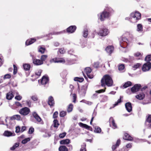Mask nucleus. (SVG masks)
I'll return each mask as SVG.
<instances>
[{
  "mask_svg": "<svg viewBox=\"0 0 151 151\" xmlns=\"http://www.w3.org/2000/svg\"><path fill=\"white\" fill-rule=\"evenodd\" d=\"M151 68V63L150 62H147L144 64L142 67V70L145 72L148 71Z\"/></svg>",
  "mask_w": 151,
  "mask_h": 151,
  "instance_id": "8",
  "label": "nucleus"
},
{
  "mask_svg": "<svg viewBox=\"0 0 151 151\" xmlns=\"http://www.w3.org/2000/svg\"><path fill=\"white\" fill-rule=\"evenodd\" d=\"M137 31H142V27L141 24H139L137 26Z\"/></svg>",
  "mask_w": 151,
  "mask_h": 151,
  "instance_id": "41",
  "label": "nucleus"
},
{
  "mask_svg": "<svg viewBox=\"0 0 151 151\" xmlns=\"http://www.w3.org/2000/svg\"><path fill=\"white\" fill-rule=\"evenodd\" d=\"M145 60L147 61L151 60V55H150L146 56Z\"/></svg>",
  "mask_w": 151,
  "mask_h": 151,
  "instance_id": "47",
  "label": "nucleus"
},
{
  "mask_svg": "<svg viewBox=\"0 0 151 151\" xmlns=\"http://www.w3.org/2000/svg\"><path fill=\"white\" fill-rule=\"evenodd\" d=\"M11 75L9 74H7L5 75L4 77V79L9 78H11Z\"/></svg>",
  "mask_w": 151,
  "mask_h": 151,
  "instance_id": "60",
  "label": "nucleus"
},
{
  "mask_svg": "<svg viewBox=\"0 0 151 151\" xmlns=\"http://www.w3.org/2000/svg\"><path fill=\"white\" fill-rule=\"evenodd\" d=\"M76 28V27L75 26H70L67 29V31L70 33H73L75 32Z\"/></svg>",
  "mask_w": 151,
  "mask_h": 151,
  "instance_id": "16",
  "label": "nucleus"
},
{
  "mask_svg": "<svg viewBox=\"0 0 151 151\" xmlns=\"http://www.w3.org/2000/svg\"><path fill=\"white\" fill-rule=\"evenodd\" d=\"M42 72V71L41 70H38L36 71L35 72V74L38 77L39 76L41 75V73Z\"/></svg>",
  "mask_w": 151,
  "mask_h": 151,
  "instance_id": "42",
  "label": "nucleus"
},
{
  "mask_svg": "<svg viewBox=\"0 0 151 151\" xmlns=\"http://www.w3.org/2000/svg\"><path fill=\"white\" fill-rule=\"evenodd\" d=\"M54 127H58L59 125L57 119H55L53 121Z\"/></svg>",
  "mask_w": 151,
  "mask_h": 151,
  "instance_id": "36",
  "label": "nucleus"
},
{
  "mask_svg": "<svg viewBox=\"0 0 151 151\" xmlns=\"http://www.w3.org/2000/svg\"><path fill=\"white\" fill-rule=\"evenodd\" d=\"M34 131V128L32 127H31L29 129L28 133L29 134H31Z\"/></svg>",
  "mask_w": 151,
  "mask_h": 151,
  "instance_id": "53",
  "label": "nucleus"
},
{
  "mask_svg": "<svg viewBox=\"0 0 151 151\" xmlns=\"http://www.w3.org/2000/svg\"><path fill=\"white\" fill-rule=\"evenodd\" d=\"M110 16V13L109 12H106L105 10L101 14L99 18L101 21H103L105 19L108 18Z\"/></svg>",
  "mask_w": 151,
  "mask_h": 151,
  "instance_id": "4",
  "label": "nucleus"
},
{
  "mask_svg": "<svg viewBox=\"0 0 151 151\" xmlns=\"http://www.w3.org/2000/svg\"><path fill=\"white\" fill-rule=\"evenodd\" d=\"M91 69L89 67L86 68L84 70V72L90 78H92L93 77V75L91 73Z\"/></svg>",
  "mask_w": 151,
  "mask_h": 151,
  "instance_id": "6",
  "label": "nucleus"
},
{
  "mask_svg": "<svg viewBox=\"0 0 151 151\" xmlns=\"http://www.w3.org/2000/svg\"><path fill=\"white\" fill-rule=\"evenodd\" d=\"M88 35V32L87 30H84L83 33V36L84 37H87Z\"/></svg>",
  "mask_w": 151,
  "mask_h": 151,
  "instance_id": "57",
  "label": "nucleus"
},
{
  "mask_svg": "<svg viewBox=\"0 0 151 151\" xmlns=\"http://www.w3.org/2000/svg\"><path fill=\"white\" fill-rule=\"evenodd\" d=\"M36 41V39L34 38L28 39L26 42V45H30Z\"/></svg>",
  "mask_w": 151,
  "mask_h": 151,
  "instance_id": "21",
  "label": "nucleus"
},
{
  "mask_svg": "<svg viewBox=\"0 0 151 151\" xmlns=\"http://www.w3.org/2000/svg\"><path fill=\"white\" fill-rule=\"evenodd\" d=\"M30 55L32 57V59H33V63L37 65H41L43 63V62L42 61H41V60L39 59H34L33 57L34 56L32 55L31 54V53H30Z\"/></svg>",
  "mask_w": 151,
  "mask_h": 151,
  "instance_id": "12",
  "label": "nucleus"
},
{
  "mask_svg": "<svg viewBox=\"0 0 151 151\" xmlns=\"http://www.w3.org/2000/svg\"><path fill=\"white\" fill-rule=\"evenodd\" d=\"M30 111L29 109L27 107L23 108L19 111V113L22 115L25 116L28 114Z\"/></svg>",
  "mask_w": 151,
  "mask_h": 151,
  "instance_id": "5",
  "label": "nucleus"
},
{
  "mask_svg": "<svg viewBox=\"0 0 151 151\" xmlns=\"http://www.w3.org/2000/svg\"><path fill=\"white\" fill-rule=\"evenodd\" d=\"M5 121L7 126L9 125H12L14 123V120L12 119V116L10 117H6L5 119Z\"/></svg>",
  "mask_w": 151,
  "mask_h": 151,
  "instance_id": "13",
  "label": "nucleus"
},
{
  "mask_svg": "<svg viewBox=\"0 0 151 151\" xmlns=\"http://www.w3.org/2000/svg\"><path fill=\"white\" fill-rule=\"evenodd\" d=\"M124 68V66L123 64H121L119 65L118 69L119 70L122 71Z\"/></svg>",
  "mask_w": 151,
  "mask_h": 151,
  "instance_id": "48",
  "label": "nucleus"
},
{
  "mask_svg": "<svg viewBox=\"0 0 151 151\" xmlns=\"http://www.w3.org/2000/svg\"><path fill=\"white\" fill-rule=\"evenodd\" d=\"M30 140V138L28 137L23 140L22 141V143L23 144H25L28 142Z\"/></svg>",
  "mask_w": 151,
  "mask_h": 151,
  "instance_id": "39",
  "label": "nucleus"
},
{
  "mask_svg": "<svg viewBox=\"0 0 151 151\" xmlns=\"http://www.w3.org/2000/svg\"><path fill=\"white\" fill-rule=\"evenodd\" d=\"M141 15L138 12H135L131 14L130 17L129 18H126V19L129 20L132 23L137 22L138 20L140 18Z\"/></svg>",
  "mask_w": 151,
  "mask_h": 151,
  "instance_id": "2",
  "label": "nucleus"
},
{
  "mask_svg": "<svg viewBox=\"0 0 151 151\" xmlns=\"http://www.w3.org/2000/svg\"><path fill=\"white\" fill-rule=\"evenodd\" d=\"M47 55H42L41 58V61H42L43 62L47 58Z\"/></svg>",
  "mask_w": 151,
  "mask_h": 151,
  "instance_id": "45",
  "label": "nucleus"
},
{
  "mask_svg": "<svg viewBox=\"0 0 151 151\" xmlns=\"http://www.w3.org/2000/svg\"><path fill=\"white\" fill-rule=\"evenodd\" d=\"M67 112L66 111H62L60 113V116L61 117L65 116Z\"/></svg>",
  "mask_w": 151,
  "mask_h": 151,
  "instance_id": "40",
  "label": "nucleus"
},
{
  "mask_svg": "<svg viewBox=\"0 0 151 151\" xmlns=\"http://www.w3.org/2000/svg\"><path fill=\"white\" fill-rule=\"evenodd\" d=\"M48 103L50 106L54 105L55 103L53 98L52 96L48 98Z\"/></svg>",
  "mask_w": 151,
  "mask_h": 151,
  "instance_id": "19",
  "label": "nucleus"
},
{
  "mask_svg": "<svg viewBox=\"0 0 151 151\" xmlns=\"http://www.w3.org/2000/svg\"><path fill=\"white\" fill-rule=\"evenodd\" d=\"M142 53L137 52L134 53V55L135 57L138 58V59H140L142 58Z\"/></svg>",
  "mask_w": 151,
  "mask_h": 151,
  "instance_id": "26",
  "label": "nucleus"
},
{
  "mask_svg": "<svg viewBox=\"0 0 151 151\" xmlns=\"http://www.w3.org/2000/svg\"><path fill=\"white\" fill-rule=\"evenodd\" d=\"M51 63H63L65 62L64 59L62 58H54L51 59L50 60Z\"/></svg>",
  "mask_w": 151,
  "mask_h": 151,
  "instance_id": "9",
  "label": "nucleus"
},
{
  "mask_svg": "<svg viewBox=\"0 0 151 151\" xmlns=\"http://www.w3.org/2000/svg\"><path fill=\"white\" fill-rule=\"evenodd\" d=\"M31 99L34 101H36L37 100L38 98L36 95L33 96L31 97Z\"/></svg>",
  "mask_w": 151,
  "mask_h": 151,
  "instance_id": "55",
  "label": "nucleus"
},
{
  "mask_svg": "<svg viewBox=\"0 0 151 151\" xmlns=\"http://www.w3.org/2000/svg\"><path fill=\"white\" fill-rule=\"evenodd\" d=\"M19 145V144L18 143H16L10 149L12 150H14L16 148L18 147Z\"/></svg>",
  "mask_w": 151,
  "mask_h": 151,
  "instance_id": "43",
  "label": "nucleus"
},
{
  "mask_svg": "<svg viewBox=\"0 0 151 151\" xmlns=\"http://www.w3.org/2000/svg\"><path fill=\"white\" fill-rule=\"evenodd\" d=\"M18 94V92L16 91H11L7 94L6 97L7 99L11 100L14 97V94Z\"/></svg>",
  "mask_w": 151,
  "mask_h": 151,
  "instance_id": "7",
  "label": "nucleus"
},
{
  "mask_svg": "<svg viewBox=\"0 0 151 151\" xmlns=\"http://www.w3.org/2000/svg\"><path fill=\"white\" fill-rule=\"evenodd\" d=\"M123 139H124L128 140H131L132 139V137L127 133L124 134Z\"/></svg>",
  "mask_w": 151,
  "mask_h": 151,
  "instance_id": "24",
  "label": "nucleus"
},
{
  "mask_svg": "<svg viewBox=\"0 0 151 151\" xmlns=\"http://www.w3.org/2000/svg\"><path fill=\"white\" fill-rule=\"evenodd\" d=\"M132 85V83L130 81H127L126 82L123 86V87L124 88H127V87L131 86Z\"/></svg>",
  "mask_w": 151,
  "mask_h": 151,
  "instance_id": "34",
  "label": "nucleus"
},
{
  "mask_svg": "<svg viewBox=\"0 0 151 151\" xmlns=\"http://www.w3.org/2000/svg\"><path fill=\"white\" fill-rule=\"evenodd\" d=\"M23 67L25 70H28L29 69L30 66L28 64L24 63L23 64Z\"/></svg>",
  "mask_w": 151,
  "mask_h": 151,
  "instance_id": "29",
  "label": "nucleus"
},
{
  "mask_svg": "<svg viewBox=\"0 0 151 151\" xmlns=\"http://www.w3.org/2000/svg\"><path fill=\"white\" fill-rule=\"evenodd\" d=\"M129 43V41L126 37H123L120 39V45L122 47L126 48Z\"/></svg>",
  "mask_w": 151,
  "mask_h": 151,
  "instance_id": "3",
  "label": "nucleus"
},
{
  "mask_svg": "<svg viewBox=\"0 0 151 151\" xmlns=\"http://www.w3.org/2000/svg\"><path fill=\"white\" fill-rule=\"evenodd\" d=\"M4 136L8 137L11 136H14L15 134L14 133H12L8 131H6L4 133Z\"/></svg>",
  "mask_w": 151,
  "mask_h": 151,
  "instance_id": "20",
  "label": "nucleus"
},
{
  "mask_svg": "<svg viewBox=\"0 0 151 151\" xmlns=\"http://www.w3.org/2000/svg\"><path fill=\"white\" fill-rule=\"evenodd\" d=\"M95 132L97 133H100L101 132V128L98 127H96Z\"/></svg>",
  "mask_w": 151,
  "mask_h": 151,
  "instance_id": "46",
  "label": "nucleus"
},
{
  "mask_svg": "<svg viewBox=\"0 0 151 151\" xmlns=\"http://www.w3.org/2000/svg\"><path fill=\"white\" fill-rule=\"evenodd\" d=\"M70 140L68 139H66L61 140L60 143L62 145H66L69 144L70 143Z\"/></svg>",
  "mask_w": 151,
  "mask_h": 151,
  "instance_id": "28",
  "label": "nucleus"
},
{
  "mask_svg": "<svg viewBox=\"0 0 151 151\" xmlns=\"http://www.w3.org/2000/svg\"><path fill=\"white\" fill-rule=\"evenodd\" d=\"M140 85L139 84H136L135 85L131 88V91L133 93H134L138 91L140 88Z\"/></svg>",
  "mask_w": 151,
  "mask_h": 151,
  "instance_id": "15",
  "label": "nucleus"
},
{
  "mask_svg": "<svg viewBox=\"0 0 151 151\" xmlns=\"http://www.w3.org/2000/svg\"><path fill=\"white\" fill-rule=\"evenodd\" d=\"M109 32L108 29L105 28L101 29L98 34L101 36H105L107 35Z\"/></svg>",
  "mask_w": 151,
  "mask_h": 151,
  "instance_id": "10",
  "label": "nucleus"
},
{
  "mask_svg": "<svg viewBox=\"0 0 151 151\" xmlns=\"http://www.w3.org/2000/svg\"><path fill=\"white\" fill-rule=\"evenodd\" d=\"M109 121L110 126L114 129H116L117 127V125L112 117H111L110 118Z\"/></svg>",
  "mask_w": 151,
  "mask_h": 151,
  "instance_id": "14",
  "label": "nucleus"
},
{
  "mask_svg": "<svg viewBox=\"0 0 151 151\" xmlns=\"http://www.w3.org/2000/svg\"><path fill=\"white\" fill-rule=\"evenodd\" d=\"M66 133L65 132H63L62 133L60 134L59 135V137L60 138H64L66 135Z\"/></svg>",
  "mask_w": 151,
  "mask_h": 151,
  "instance_id": "51",
  "label": "nucleus"
},
{
  "mask_svg": "<svg viewBox=\"0 0 151 151\" xmlns=\"http://www.w3.org/2000/svg\"><path fill=\"white\" fill-rule=\"evenodd\" d=\"M59 52L60 54H63L65 52V50L64 48H62L59 50Z\"/></svg>",
  "mask_w": 151,
  "mask_h": 151,
  "instance_id": "58",
  "label": "nucleus"
},
{
  "mask_svg": "<svg viewBox=\"0 0 151 151\" xmlns=\"http://www.w3.org/2000/svg\"><path fill=\"white\" fill-rule=\"evenodd\" d=\"M106 88H105L104 89H101L98 91H96V92L98 93H103L105 91Z\"/></svg>",
  "mask_w": 151,
  "mask_h": 151,
  "instance_id": "54",
  "label": "nucleus"
},
{
  "mask_svg": "<svg viewBox=\"0 0 151 151\" xmlns=\"http://www.w3.org/2000/svg\"><path fill=\"white\" fill-rule=\"evenodd\" d=\"M147 122L149 123L151 122V115H149L147 119Z\"/></svg>",
  "mask_w": 151,
  "mask_h": 151,
  "instance_id": "62",
  "label": "nucleus"
},
{
  "mask_svg": "<svg viewBox=\"0 0 151 151\" xmlns=\"http://www.w3.org/2000/svg\"><path fill=\"white\" fill-rule=\"evenodd\" d=\"M15 105L17 106H20L22 107V104L19 102H16L15 103Z\"/></svg>",
  "mask_w": 151,
  "mask_h": 151,
  "instance_id": "64",
  "label": "nucleus"
},
{
  "mask_svg": "<svg viewBox=\"0 0 151 151\" xmlns=\"http://www.w3.org/2000/svg\"><path fill=\"white\" fill-rule=\"evenodd\" d=\"M73 105L71 104H70L68 106V107L67 109V111L68 112H71L73 110Z\"/></svg>",
  "mask_w": 151,
  "mask_h": 151,
  "instance_id": "32",
  "label": "nucleus"
},
{
  "mask_svg": "<svg viewBox=\"0 0 151 151\" xmlns=\"http://www.w3.org/2000/svg\"><path fill=\"white\" fill-rule=\"evenodd\" d=\"M5 119L3 117H1L0 118V124H4V120H5Z\"/></svg>",
  "mask_w": 151,
  "mask_h": 151,
  "instance_id": "52",
  "label": "nucleus"
},
{
  "mask_svg": "<svg viewBox=\"0 0 151 151\" xmlns=\"http://www.w3.org/2000/svg\"><path fill=\"white\" fill-rule=\"evenodd\" d=\"M120 143V140L119 139H118L115 145H113L112 146V148L113 150H115L116 148H117L119 145Z\"/></svg>",
  "mask_w": 151,
  "mask_h": 151,
  "instance_id": "27",
  "label": "nucleus"
},
{
  "mask_svg": "<svg viewBox=\"0 0 151 151\" xmlns=\"http://www.w3.org/2000/svg\"><path fill=\"white\" fill-rule=\"evenodd\" d=\"M12 119L14 120L16 119L18 120H19L21 119V116L19 115H15L12 116Z\"/></svg>",
  "mask_w": 151,
  "mask_h": 151,
  "instance_id": "31",
  "label": "nucleus"
},
{
  "mask_svg": "<svg viewBox=\"0 0 151 151\" xmlns=\"http://www.w3.org/2000/svg\"><path fill=\"white\" fill-rule=\"evenodd\" d=\"M145 94L143 93L142 92L140 93L136 96V97L139 100H142L145 97Z\"/></svg>",
  "mask_w": 151,
  "mask_h": 151,
  "instance_id": "25",
  "label": "nucleus"
},
{
  "mask_svg": "<svg viewBox=\"0 0 151 151\" xmlns=\"http://www.w3.org/2000/svg\"><path fill=\"white\" fill-rule=\"evenodd\" d=\"M17 95L15 97V98L17 100H20L22 98V97L20 96V95H18V94H16Z\"/></svg>",
  "mask_w": 151,
  "mask_h": 151,
  "instance_id": "50",
  "label": "nucleus"
},
{
  "mask_svg": "<svg viewBox=\"0 0 151 151\" xmlns=\"http://www.w3.org/2000/svg\"><path fill=\"white\" fill-rule=\"evenodd\" d=\"M122 98H123V97L120 96V98L117 100V101L116 102L115 104L113 105L114 107L118 105L120 103L122 102L121 99Z\"/></svg>",
  "mask_w": 151,
  "mask_h": 151,
  "instance_id": "35",
  "label": "nucleus"
},
{
  "mask_svg": "<svg viewBox=\"0 0 151 151\" xmlns=\"http://www.w3.org/2000/svg\"><path fill=\"white\" fill-rule=\"evenodd\" d=\"M86 144L85 143H83V145H82L81 148L80 150V151H86Z\"/></svg>",
  "mask_w": 151,
  "mask_h": 151,
  "instance_id": "44",
  "label": "nucleus"
},
{
  "mask_svg": "<svg viewBox=\"0 0 151 151\" xmlns=\"http://www.w3.org/2000/svg\"><path fill=\"white\" fill-rule=\"evenodd\" d=\"M26 127L25 126H22V128H20V132H22L24 131L26 129Z\"/></svg>",
  "mask_w": 151,
  "mask_h": 151,
  "instance_id": "61",
  "label": "nucleus"
},
{
  "mask_svg": "<svg viewBox=\"0 0 151 151\" xmlns=\"http://www.w3.org/2000/svg\"><path fill=\"white\" fill-rule=\"evenodd\" d=\"M84 80L83 78L80 77H75L74 78V80L75 81H78L79 82H82Z\"/></svg>",
  "mask_w": 151,
  "mask_h": 151,
  "instance_id": "37",
  "label": "nucleus"
},
{
  "mask_svg": "<svg viewBox=\"0 0 151 151\" xmlns=\"http://www.w3.org/2000/svg\"><path fill=\"white\" fill-rule=\"evenodd\" d=\"M126 108L127 111L130 112L132 110V106L130 102H127L125 104Z\"/></svg>",
  "mask_w": 151,
  "mask_h": 151,
  "instance_id": "17",
  "label": "nucleus"
},
{
  "mask_svg": "<svg viewBox=\"0 0 151 151\" xmlns=\"http://www.w3.org/2000/svg\"><path fill=\"white\" fill-rule=\"evenodd\" d=\"M114 47L112 46H107L106 49V51L109 54H111L114 50Z\"/></svg>",
  "mask_w": 151,
  "mask_h": 151,
  "instance_id": "18",
  "label": "nucleus"
},
{
  "mask_svg": "<svg viewBox=\"0 0 151 151\" xmlns=\"http://www.w3.org/2000/svg\"><path fill=\"white\" fill-rule=\"evenodd\" d=\"M58 111H56L53 114V118L54 119L56 118L58 116Z\"/></svg>",
  "mask_w": 151,
  "mask_h": 151,
  "instance_id": "56",
  "label": "nucleus"
},
{
  "mask_svg": "<svg viewBox=\"0 0 151 151\" xmlns=\"http://www.w3.org/2000/svg\"><path fill=\"white\" fill-rule=\"evenodd\" d=\"M79 125L80 127L84 128H85L88 130H91L92 129L91 127L90 126H89L86 124L82 123L81 122H80L79 123Z\"/></svg>",
  "mask_w": 151,
  "mask_h": 151,
  "instance_id": "23",
  "label": "nucleus"
},
{
  "mask_svg": "<svg viewBox=\"0 0 151 151\" xmlns=\"http://www.w3.org/2000/svg\"><path fill=\"white\" fill-rule=\"evenodd\" d=\"M45 50V49L44 47H43L41 46H40L38 47V51L42 53H44Z\"/></svg>",
  "mask_w": 151,
  "mask_h": 151,
  "instance_id": "33",
  "label": "nucleus"
},
{
  "mask_svg": "<svg viewBox=\"0 0 151 151\" xmlns=\"http://www.w3.org/2000/svg\"><path fill=\"white\" fill-rule=\"evenodd\" d=\"M20 128L19 126H17L16 128L15 132L16 133H18L19 132H20Z\"/></svg>",
  "mask_w": 151,
  "mask_h": 151,
  "instance_id": "59",
  "label": "nucleus"
},
{
  "mask_svg": "<svg viewBox=\"0 0 151 151\" xmlns=\"http://www.w3.org/2000/svg\"><path fill=\"white\" fill-rule=\"evenodd\" d=\"M32 115L36 119L38 122H40L41 119L37 114L35 112H33Z\"/></svg>",
  "mask_w": 151,
  "mask_h": 151,
  "instance_id": "22",
  "label": "nucleus"
},
{
  "mask_svg": "<svg viewBox=\"0 0 151 151\" xmlns=\"http://www.w3.org/2000/svg\"><path fill=\"white\" fill-rule=\"evenodd\" d=\"M76 94H73V102L75 103L76 102Z\"/></svg>",
  "mask_w": 151,
  "mask_h": 151,
  "instance_id": "63",
  "label": "nucleus"
},
{
  "mask_svg": "<svg viewBox=\"0 0 151 151\" xmlns=\"http://www.w3.org/2000/svg\"><path fill=\"white\" fill-rule=\"evenodd\" d=\"M59 151H68V149L65 146H61L59 148Z\"/></svg>",
  "mask_w": 151,
  "mask_h": 151,
  "instance_id": "30",
  "label": "nucleus"
},
{
  "mask_svg": "<svg viewBox=\"0 0 151 151\" xmlns=\"http://www.w3.org/2000/svg\"><path fill=\"white\" fill-rule=\"evenodd\" d=\"M101 86H105L106 85L110 87L113 86V81L111 77L108 75H104L101 81Z\"/></svg>",
  "mask_w": 151,
  "mask_h": 151,
  "instance_id": "1",
  "label": "nucleus"
},
{
  "mask_svg": "<svg viewBox=\"0 0 151 151\" xmlns=\"http://www.w3.org/2000/svg\"><path fill=\"white\" fill-rule=\"evenodd\" d=\"M87 88V86L86 85L83 86L82 87V91L83 92L84 94H85L86 93Z\"/></svg>",
  "mask_w": 151,
  "mask_h": 151,
  "instance_id": "38",
  "label": "nucleus"
},
{
  "mask_svg": "<svg viewBox=\"0 0 151 151\" xmlns=\"http://www.w3.org/2000/svg\"><path fill=\"white\" fill-rule=\"evenodd\" d=\"M140 65V64L139 63H137L134 65L133 66V68H134V70H136V69L139 68Z\"/></svg>",
  "mask_w": 151,
  "mask_h": 151,
  "instance_id": "49",
  "label": "nucleus"
},
{
  "mask_svg": "<svg viewBox=\"0 0 151 151\" xmlns=\"http://www.w3.org/2000/svg\"><path fill=\"white\" fill-rule=\"evenodd\" d=\"M49 81V78L47 76H44L41 80H39V82H40L42 85H45Z\"/></svg>",
  "mask_w": 151,
  "mask_h": 151,
  "instance_id": "11",
  "label": "nucleus"
}]
</instances>
